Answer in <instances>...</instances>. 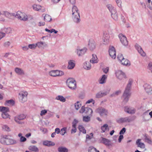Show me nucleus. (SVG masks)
Here are the masks:
<instances>
[{
    "instance_id": "1",
    "label": "nucleus",
    "mask_w": 152,
    "mask_h": 152,
    "mask_svg": "<svg viewBox=\"0 0 152 152\" xmlns=\"http://www.w3.org/2000/svg\"><path fill=\"white\" fill-rule=\"evenodd\" d=\"M132 82L133 80L132 79H130L129 80L128 83L123 94L122 98L123 99L124 102H127L128 101L130 95L129 91Z\"/></svg>"
},
{
    "instance_id": "2",
    "label": "nucleus",
    "mask_w": 152,
    "mask_h": 152,
    "mask_svg": "<svg viewBox=\"0 0 152 152\" xmlns=\"http://www.w3.org/2000/svg\"><path fill=\"white\" fill-rule=\"evenodd\" d=\"M72 18L74 22L78 23L80 21V13L77 7L73 6L72 9Z\"/></svg>"
},
{
    "instance_id": "3",
    "label": "nucleus",
    "mask_w": 152,
    "mask_h": 152,
    "mask_svg": "<svg viewBox=\"0 0 152 152\" xmlns=\"http://www.w3.org/2000/svg\"><path fill=\"white\" fill-rule=\"evenodd\" d=\"M67 85L70 89L72 90H75L77 87L76 80L73 78H69L66 81Z\"/></svg>"
},
{
    "instance_id": "4",
    "label": "nucleus",
    "mask_w": 152,
    "mask_h": 152,
    "mask_svg": "<svg viewBox=\"0 0 152 152\" xmlns=\"http://www.w3.org/2000/svg\"><path fill=\"white\" fill-rule=\"evenodd\" d=\"M80 112L82 113H84L87 115H91L93 113V110L89 107H85L84 106H82L80 110Z\"/></svg>"
},
{
    "instance_id": "5",
    "label": "nucleus",
    "mask_w": 152,
    "mask_h": 152,
    "mask_svg": "<svg viewBox=\"0 0 152 152\" xmlns=\"http://www.w3.org/2000/svg\"><path fill=\"white\" fill-rule=\"evenodd\" d=\"M28 93L26 91L21 92L19 93V98L22 102H24L26 100Z\"/></svg>"
},
{
    "instance_id": "6",
    "label": "nucleus",
    "mask_w": 152,
    "mask_h": 152,
    "mask_svg": "<svg viewBox=\"0 0 152 152\" xmlns=\"http://www.w3.org/2000/svg\"><path fill=\"white\" fill-rule=\"evenodd\" d=\"M26 118V116L24 114H20L14 118L15 121L18 123L20 124H22V122L20 121L23 120Z\"/></svg>"
},
{
    "instance_id": "7",
    "label": "nucleus",
    "mask_w": 152,
    "mask_h": 152,
    "mask_svg": "<svg viewBox=\"0 0 152 152\" xmlns=\"http://www.w3.org/2000/svg\"><path fill=\"white\" fill-rule=\"evenodd\" d=\"M19 12H17L15 15L16 17L24 21H26L27 20L28 18L26 14L22 13H20V14H19Z\"/></svg>"
},
{
    "instance_id": "8",
    "label": "nucleus",
    "mask_w": 152,
    "mask_h": 152,
    "mask_svg": "<svg viewBox=\"0 0 152 152\" xmlns=\"http://www.w3.org/2000/svg\"><path fill=\"white\" fill-rule=\"evenodd\" d=\"M109 53L110 56L112 58L115 59L116 58V51L113 46H110L109 47Z\"/></svg>"
},
{
    "instance_id": "9",
    "label": "nucleus",
    "mask_w": 152,
    "mask_h": 152,
    "mask_svg": "<svg viewBox=\"0 0 152 152\" xmlns=\"http://www.w3.org/2000/svg\"><path fill=\"white\" fill-rule=\"evenodd\" d=\"M87 49L84 48L82 49L78 48L75 51V52L79 56H82L86 52Z\"/></svg>"
},
{
    "instance_id": "10",
    "label": "nucleus",
    "mask_w": 152,
    "mask_h": 152,
    "mask_svg": "<svg viewBox=\"0 0 152 152\" xmlns=\"http://www.w3.org/2000/svg\"><path fill=\"white\" fill-rule=\"evenodd\" d=\"M118 37L120 39V41L122 43L124 46H126L128 45V41L127 40L126 37L121 34H120Z\"/></svg>"
},
{
    "instance_id": "11",
    "label": "nucleus",
    "mask_w": 152,
    "mask_h": 152,
    "mask_svg": "<svg viewBox=\"0 0 152 152\" xmlns=\"http://www.w3.org/2000/svg\"><path fill=\"white\" fill-rule=\"evenodd\" d=\"M116 76L119 80H121L126 78L125 74L122 71L118 70L115 72Z\"/></svg>"
},
{
    "instance_id": "12",
    "label": "nucleus",
    "mask_w": 152,
    "mask_h": 152,
    "mask_svg": "<svg viewBox=\"0 0 152 152\" xmlns=\"http://www.w3.org/2000/svg\"><path fill=\"white\" fill-rule=\"evenodd\" d=\"M17 143V142L16 140L9 138L3 144L7 145H10L15 144Z\"/></svg>"
},
{
    "instance_id": "13",
    "label": "nucleus",
    "mask_w": 152,
    "mask_h": 152,
    "mask_svg": "<svg viewBox=\"0 0 152 152\" xmlns=\"http://www.w3.org/2000/svg\"><path fill=\"white\" fill-rule=\"evenodd\" d=\"M135 47L136 49L138 51L140 54L141 56H145V53L144 52L142 48L140 46L137 44L135 45Z\"/></svg>"
},
{
    "instance_id": "14",
    "label": "nucleus",
    "mask_w": 152,
    "mask_h": 152,
    "mask_svg": "<svg viewBox=\"0 0 152 152\" xmlns=\"http://www.w3.org/2000/svg\"><path fill=\"white\" fill-rule=\"evenodd\" d=\"M141 139H138L136 141V143L138 147L144 149L145 147V145L144 143L141 142Z\"/></svg>"
},
{
    "instance_id": "15",
    "label": "nucleus",
    "mask_w": 152,
    "mask_h": 152,
    "mask_svg": "<svg viewBox=\"0 0 152 152\" xmlns=\"http://www.w3.org/2000/svg\"><path fill=\"white\" fill-rule=\"evenodd\" d=\"M88 45L89 48L91 50H93L95 48V42L92 39L89 40Z\"/></svg>"
},
{
    "instance_id": "16",
    "label": "nucleus",
    "mask_w": 152,
    "mask_h": 152,
    "mask_svg": "<svg viewBox=\"0 0 152 152\" xmlns=\"http://www.w3.org/2000/svg\"><path fill=\"white\" fill-rule=\"evenodd\" d=\"M132 119L130 117H126L120 118L118 120V122L120 123L129 122L132 121Z\"/></svg>"
},
{
    "instance_id": "17",
    "label": "nucleus",
    "mask_w": 152,
    "mask_h": 152,
    "mask_svg": "<svg viewBox=\"0 0 152 152\" xmlns=\"http://www.w3.org/2000/svg\"><path fill=\"white\" fill-rule=\"evenodd\" d=\"M91 63L86 61L83 64V67L86 70H90L91 69Z\"/></svg>"
},
{
    "instance_id": "18",
    "label": "nucleus",
    "mask_w": 152,
    "mask_h": 152,
    "mask_svg": "<svg viewBox=\"0 0 152 152\" xmlns=\"http://www.w3.org/2000/svg\"><path fill=\"white\" fill-rule=\"evenodd\" d=\"M125 111L128 113L133 114L135 113V110L132 108H130L128 107H124Z\"/></svg>"
},
{
    "instance_id": "19",
    "label": "nucleus",
    "mask_w": 152,
    "mask_h": 152,
    "mask_svg": "<svg viewBox=\"0 0 152 152\" xmlns=\"http://www.w3.org/2000/svg\"><path fill=\"white\" fill-rule=\"evenodd\" d=\"M43 144L44 145L48 147L53 146L55 145V143L51 141L45 140L43 142Z\"/></svg>"
},
{
    "instance_id": "20",
    "label": "nucleus",
    "mask_w": 152,
    "mask_h": 152,
    "mask_svg": "<svg viewBox=\"0 0 152 152\" xmlns=\"http://www.w3.org/2000/svg\"><path fill=\"white\" fill-rule=\"evenodd\" d=\"M96 112L99 113L101 116H103L104 114V107H99L96 109Z\"/></svg>"
},
{
    "instance_id": "21",
    "label": "nucleus",
    "mask_w": 152,
    "mask_h": 152,
    "mask_svg": "<svg viewBox=\"0 0 152 152\" xmlns=\"http://www.w3.org/2000/svg\"><path fill=\"white\" fill-rule=\"evenodd\" d=\"M92 58L90 60V62L92 64L97 63L98 62L96 56L94 54L92 55Z\"/></svg>"
},
{
    "instance_id": "22",
    "label": "nucleus",
    "mask_w": 152,
    "mask_h": 152,
    "mask_svg": "<svg viewBox=\"0 0 152 152\" xmlns=\"http://www.w3.org/2000/svg\"><path fill=\"white\" fill-rule=\"evenodd\" d=\"M75 66V64L74 61L73 60H70L68 62V65L67 66V68L68 69H73Z\"/></svg>"
},
{
    "instance_id": "23",
    "label": "nucleus",
    "mask_w": 152,
    "mask_h": 152,
    "mask_svg": "<svg viewBox=\"0 0 152 152\" xmlns=\"http://www.w3.org/2000/svg\"><path fill=\"white\" fill-rule=\"evenodd\" d=\"M36 44L37 45V47L38 46V47L39 48L45 47L47 46V44L45 42H39Z\"/></svg>"
},
{
    "instance_id": "24",
    "label": "nucleus",
    "mask_w": 152,
    "mask_h": 152,
    "mask_svg": "<svg viewBox=\"0 0 152 152\" xmlns=\"http://www.w3.org/2000/svg\"><path fill=\"white\" fill-rule=\"evenodd\" d=\"M15 71L18 75H22L24 74V72L23 70L19 68H15Z\"/></svg>"
},
{
    "instance_id": "25",
    "label": "nucleus",
    "mask_w": 152,
    "mask_h": 152,
    "mask_svg": "<svg viewBox=\"0 0 152 152\" xmlns=\"http://www.w3.org/2000/svg\"><path fill=\"white\" fill-rule=\"evenodd\" d=\"M144 87L145 91L147 93H149L152 91V88L150 85L146 84L144 85Z\"/></svg>"
},
{
    "instance_id": "26",
    "label": "nucleus",
    "mask_w": 152,
    "mask_h": 152,
    "mask_svg": "<svg viewBox=\"0 0 152 152\" xmlns=\"http://www.w3.org/2000/svg\"><path fill=\"white\" fill-rule=\"evenodd\" d=\"M113 13H111L112 18L115 20H117L118 19V15L116 11L113 12Z\"/></svg>"
},
{
    "instance_id": "27",
    "label": "nucleus",
    "mask_w": 152,
    "mask_h": 152,
    "mask_svg": "<svg viewBox=\"0 0 152 152\" xmlns=\"http://www.w3.org/2000/svg\"><path fill=\"white\" fill-rule=\"evenodd\" d=\"M1 31L5 34H8L11 33V29L10 28H3L1 29Z\"/></svg>"
},
{
    "instance_id": "28",
    "label": "nucleus",
    "mask_w": 152,
    "mask_h": 152,
    "mask_svg": "<svg viewBox=\"0 0 152 152\" xmlns=\"http://www.w3.org/2000/svg\"><path fill=\"white\" fill-rule=\"evenodd\" d=\"M121 63L124 65L129 66L130 65V62L128 59L125 58L122 60Z\"/></svg>"
},
{
    "instance_id": "29",
    "label": "nucleus",
    "mask_w": 152,
    "mask_h": 152,
    "mask_svg": "<svg viewBox=\"0 0 152 152\" xmlns=\"http://www.w3.org/2000/svg\"><path fill=\"white\" fill-rule=\"evenodd\" d=\"M59 152H68V150L67 148L65 147H60L58 148Z\"/></svg>"
},
{
    "instance_id": "30",
    "label": "nucleus",
    "mask_w": 152,
    "mask_h": 152,
    "mask_svg": "<svg viewBox=\"0 0 152 152\" xmlns=\"http://www.w3.org/2000/svg\"><path fill=\"white\" fill-rule=\"evenodd\" d=\"M29 149L30 151L35 152H38L39 151L38 148L35 145H32L29 146Z\"/></svg>"
},
{
    "instance_id": "31",
    "label": "nucleus",
    "mask_w": 152,
    "mask_h": 152,
    "mask_svg": "<svg viewBox=\"0 0 152 152\" xmlns=\"http://www.w3.org/2000/svg\"><path fill=\"white\" fill-rule=\"evenodd\" d=\"M107 7L109 9L110 12L112 13H113V12L116 11V10L110 4H109L107 5Z\"/></svg>"
},
{
    "instance_id": "32",
    "label": "nucleus",
    "mask_w": 152,
    "mask_h": 152,
    "mask_svg": "<svg viewBox=\"0 0 152 152\" xmlns=\"http://www.w3.org/2000/svg\"><path fill=\"white\" fill-rule=\"evenodd\" d=\"M107 7L109 9L110 12L112 13H113V12L116 11V10L110 4H109L107 5Z\"/></svg>"
},
{
    "instance_id": "33",
    "label": "nucleus",
    "mask_w": 152,
    "mask_h": 152,
    "mask_svg": "<svg viewBox=\"0 0 152 152\" xmlns=\"http://www.w3.org/2000/svg\"><path fill=\"white\" fill-rule=\"evenodd\" d=\"M107 7L109 9L110 12L112 13H113V12L116 11V10L110 4H109L107 5Z\"/></svg>"
},
{
    "instance_id": "34",
    "label": "nucleus",
    "mask_w": 152,
    "mask_h": 152,
    "mask_svg": "<svg viewBox=\"0 0 152 152\" xmlns=\"http://www.w3.org/2000/svg\"><path fill=\"white\" fill-rule=\"evenodd\" d=\"M56 99L58 100H60L61 102H64L66 101V99L63 96L58 95L56 96Z\"/></svg>"
},
{
    "instance_id": "35",
    "label": "nucleus",
    "mask_w": 152,
    "mask_h": 152,
    "mask_svg": "<svg viewBox=\"0 0 152 152\" xmlns=\"http://www.w3.org/2000/svg\"><path fill=\"white\" fill-rule=\"evenodd\" d=\"M0 111L2 112V113L7 112L9 111V109L7 107H0Z\"/></svg>"
},
{
    "instance_id": "36",
    "label": "nucleus",
    "mask_w": 152,
    "mask_h": 152,
    "mask_svg": "<svg viewBox=\"0 0 152 152\" xmlns=\"http://www.w3.org/2000/svg\"><path fill=\"white\" fill-rule=\"evenodd\" d=\"M0 15H2L7 18H9L10 16V13L6 11H1L0 12Z\"/></svg>"
},
{
    "instance_id": "37",
    "label": "nucleus",
    "mask_w": 152,
    "mask_h": 152,
    "mask_svg": "<svg viewBox=\"0 0 152 152\" xmlns=\"http://www.w3.org/2000/svg\"><path fill=\"white\" fill-rule=\"evenodd\" d=\"M51 20V16L48 14L45 15L44 16V20L46 22H50Z\"/></svg>"
},
{
    "instance_id": "38",
    "label": "nucleus",
    "mask_w": 152,
    "mask_h": 152,
    "mask_svg": "<svg viewBox=\"0 0 152 152\" xmlns=\"http://www.w3.org/2000/svg\"><path fill=\"white\" fill-rule=\"evenodd\" d=\"M144 137L145 138V142H147L150 144H152V141L148 137L147 135V134H145L144 135Z\"/></svg>"
},
{
    "instance_id": "39",
    "label": "nucleus",
    "mask_w": 152,
    "mask_h": 152,
    "mask_svg": "<svg viewBox=\"0 0 152 152\" xmlns=\"http://www.w3.org/2000/svg\"><path fill=\"white\" fill-rule=\"evenodd\" d=\"M2 128L3 130L7 132L10 131V129L8 126L6 125H3L2 126Z\"/></svg>"
},
{
    "instance_id": "40",
    "label": "nucleus",
    "mask_w": 152,
    "mask_h": 152,
    "mask_svg": "<svg viewBox=\"0 0 152 152\" xmlns=\"http://www.w3.org/2000/svg\"><path fill=\"white\" fill-rule=\"evenodd\" d=\"M9 138L8 137V136L7 135H4L0 140V142L2 144H3Z\"/></svg>"
},
{
    "instance_id": "41",
    "label": "nucleus",
    "mask_w": 152,
    "mask_h": 152,
    "mask_svg": "<svg viewBox=\"0 0 152 152\" xmlns=\"http://www.w3.org/2000/svg\"><path fill=\"white\" fill-rule=\"evenodd\" d=\"M104 95V92L100 91L97 93L96 94V97L97 98H100L103 96Z\"/></svg>"
},
{
    "instance_id": "42",
    "label": "nucleus",
    "mask_w": 152,
    "mask_h": 152,
    "mask_svg": "<svg viewBox=\"0 0 152 152\" xmlns=\"http://www.w3.org/2000/svg\"><path fill=\"white\" fill-rule=\"evenodd\" d=\"M56 77L61 76L64 74V73L63 72L57 70H56Z\"/></svg>"
},
{
    "instance_id": "43",
    "label": "nucleus",
    "mask_w": 152,
    "mask_h": 152,
    "mask_svg": "<svg viewBox=\"0 0 152 152\" xmlns=\"http://www.w3.org/2000/svg\"><path fill=\"white\" fill-rule=\"evenodd\" d=\"M88 152H99V151L96 150V148L93 147H90L89 148L88 150Z\"/></svg>"
},
{
    "instance_id": "44",
    "label": "nucleus",
    "mask_w": 152,
    "mask_h": 152,
    "mask_svg": "<svg viewBox=\"0 0 152 152\" xmlns=\"http://www.w3.org/2000/svg\"><path fill=\"white\" fill-rule=\"evenodd\" d=\"M1 116L3 118L6 119L7 118H10V115L7 112H4L2 113Z\"/></svg>"
},
{
    "instance_id": "45",
    "label": "nucleus",
    "mask_w": 152,
    "mask_h": 152,
    "mask_svg": "<svg viewBox=\"0 0 152 152\" xmlns=\"http://www.w3.org/2000/svg\"><path fill=\"white\" fill-rule=\"evenodd\" d=\"M42 8L41 6L36 4H34L33 6V8L34 10L36 11H39Z\"/></svg>"
},
{
    "instance_id": "46",
    "label": "nucleus",
    "mask_w": 152,
    "mask_h": 152,
    "mask_svg": "<svg viewBox=\"0 0 152 152\" xmlns=\"http://www.w3.org/2000/svg\"><path fill=\"white\" fill-rule=\"evenodd\" d=\"M78 129L80 131L83 132V134L86 133V130L84 127L82 125H79L78 126Z\"/></svg>"
},
{
    "instance_id": "47",
    "label": "nucleus",
    "mask_w": 152,
    "mask_h": 152,
    "mask_svg": "<svg viewBox=\"0 0 152 152\" xmlns=\"http://www.w3.org/2000/svg\"><path fill=\"white\" fill-rule=\"evenodd\" d=\"M81 106V104L79 101H77V102L75 104V108L76 110H78Z\"/></svg>"
},
{
    "instance_id": "48",
    "label": "nucleus",
    "mask_w": 152,
    "mask_h": 152,
    "mask_svg": "<svg viewBox=\"0 0 152 152\" xmlns=\"http://www.w3.org/2000/svg\"><path fill=\"white\" fill-rule=\"evenodd\" d=\"M99 82L100 84H103L104 83V75H103L102 77L99 79Z\"/></svg>"
},
{
    "instance_id": "49",
    "label": "nucleus",
    "mask_w": 152,
    "mask_h": 152,
    "mask_svg": "<svg viewBox=\"0 0 152 152\" xmlns=\"http://www.w3.org/2000/svg\"><path fill=\"white\" fill-rule=\"evenodd\" d=\"M56 70H52L49 72V74L51 76L54 77H56Z\"/></svg>"
},
{
    "instance_id": "50",
    "label": "nucleus",
    "mask_w": 152,
    "mask_h": 152,
    "mask_svg": "<svg viewBox=\"0 0 152 152\" xmlns=\"http://www.w3.org/2000/svg\"><path fill=\"white\" fill-rule=\"evenodd\" d=\"M90 117L88 116L83 117V121L85 122H88L90 121Z\"/></svg>"
},
{
    "instance_id": "51",
    "label": "nucleus",
    "mask_w": 152,
    "mask_h": 152,
    "mask_svg": "<svg viewBox=\"0 0 152 152\" xmlns=\"http://www.w3.org/2000/svg\"><path fill=\"white\" fill-rule=\"evenodd\" d=\"M66 128H64L61 130L60 134L62 135H64L66 133Z\"/></svg>"
},
{
    "instance_id": "52",
    "label": "nucleus",
    "mask_w": 152,
    "mask_h": 152,
    "mask_svg": "<svg viewBox=\"0 0 152 152\" xmlns=\"http://www.w3.org/2000/svg\"><path fill=\"white\" fill-rule=\"evenodd\" d=\"M7 104L13 105L15 104V102L12 99H10V100H7L6 101Z\"/></svg>"
},
{
    "instance_id": "53",
    "label": "nucleus",
    "mask_w": 152,
    "mask_h": 152,
    "mask_svg": "<svg viewBox=\"0 0 152 152\" xmlns=\"http://www.w3.org/2000/svg\"><path fill=\"white\" fill-rule=\"evenodd\" d=\"M118 60L121 62L122 60L124 59L122 54H119L118 56Z\"/></svg>"
},
{
    "instance_id": "54",
    "label": "nucleus",
    "mask_w": 152,
    "mask_h": 152,
    "mask_svg": "<svg viewBox=\"0 0 152 152\" xmlns=\"http://www.w3.org/2000/svg\"><path fill=\"white\" fill-rule=\"evenodd\" d=\"M78 123V121L76 119H74L73 122H72V126L73 128H76L77 124Z\"/></svg>"
},
{
    "instance_id": "55",
    "label": "nucleus",
    "mask_w": 152,
    "mask_h": 152,
    "mask_svg": "<svg viewBox=\"0 0 152 152\" xmlns=\"http://www.w3.org/2000/svg\"><path fill=\"white\" fill-rule=\"evenodd\" d=\"M37 47L36 44H29L28 45V48L32 49H34Z\"/></svg>"
},
{
    "instance_id": "56",
    "label": "nucleus",
    "mask_w": 152,
    "mask_h": 152,
    "mask_svg": "<svg viewBox=\"0 0 152 152\" xmlns=\"http://www.w3.org/2000/svg\"><path fill=\"white\" fill-rule=\"evenodd\" d=\"M90 135H89L88 134H87L86 135V139H88L90 140L92 138V137H93V134L92 133H90Z\"/></svg>"
},
{
    "instance_id": "57",
    "label": "nucleus",
    "mask_w": 152,
    "mask_h": 152,
    "mask_svg": "<svg viewBox=\"0 0 152 152\" xmlns=\"http://www.w3.org/2000/svg\"><path fill=\"white\" fill-rule=\"evenodd\" d=\"M47 111L46 110H42L41 111L40 115L41 116L44 115L47 113Z\"/></svg>"
},
{
    "instance_id": "58",
    "label": "nucleus",
    "mask_w": 152,
    "mask_h": 152,
    "mask_svg": "<svg viewBox=\"0 0 152 152\" xmlns=\"http://www.w3.org/2000/svg\"><path fill=\"white\" fill-rule=\"evenodd\" d=\"M26 139L23 136L21 137L20 138V141L21 142H24L26 141Z\"/></svg>"
},
{
    "instance_id": "59",
    "label": "nucleus",
    "mask_w": 152,
    "mask_h": 152,
    "mask_svg": "<svg viewBox=\"0 0 152 152\" xmlns=\"http://www.w3.org/2000/svg\"><path fill=\"white\" fill-rule=\"evenodd\" d=\"M115 1L119 7H121V0H115Z\"/></svg>"
},
{
    "instance_id": "60",
    "label": "nucleus",
    "mask_w": 152,
    "mask_h": 152,
    "mask_svg": "<svg viewBox=\"0 0 152 152\" xmlns=\"http://www.w3.org/2000/svg\"><path fill=\"white\" fill-rule=\"evenodd\" d=\"M5 33H4L3 32H2V31L1 30V31H0V39H1V38L5 37Z\"/></svg>"
},
{
    "instance_id": "61",
    "label": "nucleus",
    "mask_w": 152,
    "mask_h": 152,
    "mask_svg": "<svg viewBox=\"0 0 152 152\" xmlns=\"http://www.w3.org/2000/svg\"><path fill=\"white\" fill-rule=\"evenodd\" d=\"M93 102V104H94V103H95V102H94V101L92 99H91L89 100H88L86 102V104H89V103H90L91 102Z\"/></svg>"
},
{
    "instance_id": "62",
    "label": "nucleus",
    "mask_w": 152,
    "mask_h": 152,
    "mask_svg": "<svg viewBox=\"0 0 152 152\" xmlns=\"http://www.w3.org/2000/svg\"><path fill=\"white\" fill-rule=\"evenodd\" d=\"M126 132V129L125 128H123L120 131L119 134H124Z\"/></svg>"
},
{
    "instance_id": "63",
    "label": "nucleus",
    "mask_w": 152,
    "mask_h": 152,
    "mask_svg": "<svg viewBox=\"0 0 152 152\" xmlns=\"http://www.w3.org/2000/svg\"><path fill=\"white\" fill-rule=\"evenodd\" d=\"M148 68L152 72V62H151L149 63Z\"/></svg>"
},
{
    "instance_id": "64",
    "label": "nucleus",
    "mask_w": 152,
    "mask_h": 152,
    "mask_svg": "<svg viewBox=\"0 0 152 152\" xmlns=\"http://www.w3.org/2000/svg\"><path fill=\"white\" fill-rule=\"evenodd\" d=\"M10 44V43L9 42H7L4 43V46L6 47H8Z\"/></svg>"
}]
</instances>
